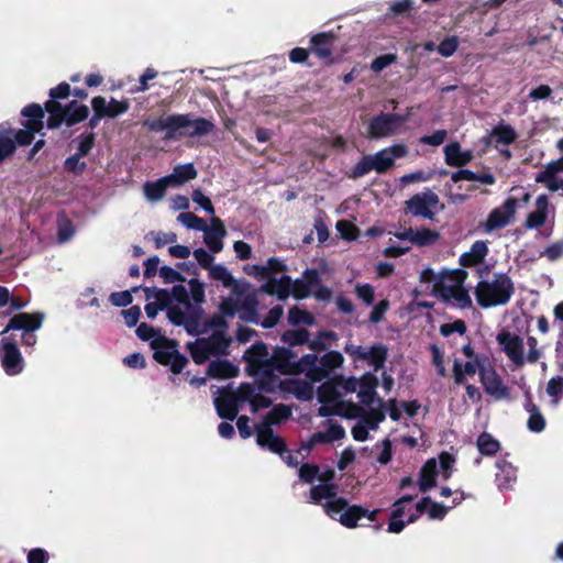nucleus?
I'll use <instances>...</instances> for the list:
<instances>
[{
  "instance_id": "nucleus-22",
  "label": "nucleus",
  "mask_w": 563,
  "mask_h": 563,
  "mask_svg": "<svg viewBox=\"0 0 563 563\" xmlns=\"http://www.w3.org/2000/svg\"><path fill=\"white\" fill-rule=\"evenodd\" d=\"M378 386V378L372 373H365L360 379V390L357 397L360 401L365 405H372L377 396L376 388Z\"/></svg>"
},
{
  "instance_id": "nucleus-28",
  "label": "nucleus",
  "mask_w": 563,
  "mask_h": 563,
  "mask_svg": "<svg viewBox=\"0 0 563 563\" xmlns=\"http://www.w3.org/2000/svg\"><path fill=\"white\" fill-rule=\"evenodd\" d=\"M95 102L102 108L103 112H106V118L115 119L119 115L125 113L130 109V101L128 99L117 100L111 98L109 103L102 96H97L92 98Z\"/></svg>"
},
{
  "instance_id": "nucleus-23",
  "label": "nucleus",
  "mask_w": 563,
  "mask_h": 563,
  "mask_svg": "<svg viewBox=\"0 0 563 563\" xmlns=\"http://www.w3.org/2000/svg\"><path fill=\"white\" fill-rule=\"evenodd\" d=\"M438 464L434 459H429L419 471L418 486L421 493L431 490L437 485Z\"/></svg>"
},
{
  "instance_id": "nucleus-53",
  "label": "nucleus",
  "mask_w": 563,
  "mask_h": 563,
  "mask_svg": "<svg viewBox=\"0 0 563 563\" xmlns=\"http://www.w3.org/2000/svg\"><path fill=\"white\" fill-rule=\"evenodd\" d=\"M81 156L73 154L64 161V169L76 176L82 175L87 169V164L80 161Z\"/></svg>"
},
{
  "instance_id": "nucleus-6",
  "label": "nucleus",
  "mask_w": 563,
  "mask_h": 563,
  "mask_svg": "<svg viewBox=\"0 0 563 563\" xmlns=\"http://www.w3.org/2000/svg\"><path fill=\"white\" fill-rule=\"evenodd\" d=\"M0 362L4 373L9 376H16L24 368V360L18 346L16 335L10 333L7 335L0 332Z\"/></svg>"
},
{
  "instance_id": "nucleus-26",
  "label": "nucleus",
  "mask_w": 563,
  "mask_h": 563,
  "mask_svg": "<svg viewBox=\"0 0 563 563\" xmlns=\"http://www.w3.org/2000/svg\"><path fill=\"white\" fill-rule=\"evenodd\" d=\"M445 163L453 167H463L473 159L471 151H462L457 142H452L444 147Z\"/></svg>"
},
{
  "instance_id": "nucleus-37",
  "label": "nucleus",
  "mask_w": 563,
  "mask_h": 563,
  "mask_svg": "<svg viewBox=\"0 0 563 563\" xmlns=\"http://www.w3.org/2000/svg\"><path fill=\"white\" fill-rule=\"evenodd\" d=\"M338 486L335 484L322 483L310 489V500L313 504H321L322 499L332 500L336 497Z\"/></svg>"
},
{
  "instance_id": "nucleus-15",
  "label": "nucleus",
  "mask_w": 563,
  "mask_h": 563,
  "mask_svg": "<svg viewBox=\"0 0 563 563\" xmlns=\"http://www.w3.org/2000/svg\"><path fill=\"white\" fill-rule=\"evenodd\" d=\"M256 443L273 453L283 456L287 452V445L285 440L275 434L273 429L267 426H256Z\"/></svg>"
},
{
  "instance_id": "nucleus-61",
  "label": "nucleus",
  "mask_w": 563,
  "mask_h": 563,
  "mask_svg": "<svg viewBox=\"0 0 563 563\" xmlns=\"http://www.w3.org/2000/svg\"><path fill=\"white\" fill-rule=\"evenodd\" d=\"M191 199L195 203L199 205L207 213L214 216V207L209 197H207L201 189H194Z\"/></svg>"
},
{
  "instance_id": "nucleus-4",
  "label": "nucleus",
  "mask_w": 563,
  "mask_h": 563,
  "mask_svg": "<svg viewBox=\"0 0 563 563\" xmlns=\"http://www.w3.org/2000/svg\"><path fill=\"white\" fill-rule=\"evenodd\" d=\"M154 350V360L165 366H169L173 374H180L188 363V358L177 350V341L165 335L155 338L150 343Z\"/></svg>"
},
{
  "instance_id": "nucleus-57",
  "label": "nucleus",
  "mask_w": 563,
  "mask_h": 563,
  "mask_svg": "<svg viewBox=\"0 0 563 563\" xmlns=\"http://www.w3.org/2000/svg\"><path fill=\"white\" fill-rule=\"evenodd\" d=\"M159 276L163 278L165 284L184 283L186 280L185 276L180 272L167 265L159 268Z\"/></svg>"
},
{
  "instance_id": "nucleus-62",
  "label": "nucleus",
  "mask_w": 563,
  "mask_h": 563,
  "mask_svg": "<svg viewBox=\"0 0 563 563\" xmlns=\"http://www.w3.org/2000/svg\"><path fill=\"white\" fill-rule=\"evenodd\" d=\"M135 333L140 340L150 342L155 338L163 335L159 329H155L145 322L139 324V327L135 330Z\"/></svg>"
},
{
  "instance_id": "nucleus-36",
  "label": "nucleus",
  "mask_w": 563,
  "mask_h": 563,
  "mask_svg": "<svg viewBox=\"0 0 563 563\" xmlns=\"http://www.w3.org/2000/svg\"><path fill=\"white\" fill-rule=\"evenodd\" d=\"M310 332L305 328L286 330L280 335V341L287 344V347L303 345L309 342Z\"/></svg>"
},
{
  "instance_id": "nucleus-34",
  "label": "nucleus",
  "mask_w": 563,
  "mask_h": 563,
  "mask_svg": "<svg viewBox=\"0 0 563 563\" xmlns=\"http://www.w3.org/2000/svg\"><path fill=\"white\" fill-rule=\"evenodd\" d=\"M559 172L560 169L556 167V165L551 162L547 165L544 170H541L537 174L536 181L545 184L551 191H556L561 189V180L555 177V174Z\"/></svg>"
},
{
  "instance_id": "nucleus-16",
  "label": "nucleus",
  "mask_w": 563,
  "mask_h": 563,
  "mask_svg": "<svg viewBox=\"0 0 563 563\" xmlns=\"http://www.w3.org/2000/svg\"><path fill=\"white\" fill-rule=\"evenodd\" d=\"M479 379L484 390L496 399H503L509 396V388L503 384L501 377L495 369L482 368Z\"/></svg>"
},
{
  "instance_id": "nucleus-18",
  "label": "nucleus",
  "mask_w": 563,
  "mask_h": 563,
  "mask_svg": "<svg viewBox=\"0 0 563 563\" xmlns=\"http://www.w3.org/2000/svg\"><path fill=\"white\" fill-rule=\"evenodd\" d=\"M205 232V243L212 253H219L223 249V238L227 235V230L222 220L218 217H212L211 225Z\"/></svg>"
},
{
  "instance_id": "nucleus-11",
  "label": "nucleus",
  "mask_w": 563,
  "mask_h": 563,
  "mask_svg": "<svg viewBox=\"0 0 563 563\" xmlns=\"http://www.w3.org/2000/svg\"><path fill=\"white\" fill-rule=\"evenodd\" d=\"M408 154V147L405 144H394L371 155L374 170L378 174H385L394 165L396 158L405 157Z\"/></svg>"
},
{
  "instance_id": "nucleus-17",
  "label": "nucleus",
  "mask_w": 563,
  "mask_h": 563,
  "mask_svg": "<svg viewBox=\"0 0 563 563\" xmlns=\"http://www.w3.org/2000/svg\"><path fill=\"white\" fill-rule=\"evenodd\" d=\"M71 95V89L69 84L63 81L58 84L56 87L51 88L48 91L49 99L46 100L45 109L51 117V124L57 123L59 120L56 119V112L62 111V103L59 100L67 99Z\"/></svg>"
},
{
  "instance_id": "nucleus-31",
  "label": "nucleus",
  "mask_w": 563,
  "mask_h": 563,
  "mask_svg": "<svg viewBox=\"0 0 563 563\" xmlns=\"http://www.w3.org/2000/svg\"><path fill=\"white\" fill-rule=\"evenodd\" d=\"M367 509L361 505H347L345 511L339 517V522L349 529H354L358 526V521L365 517Z\"/></svg>"
},
{
  "instance_id": "nucleus-44",
  "label": "nucleus",
  "mask_w": 563,
  "mask_h": 563,
  "mask_svg": "<svg viewBox=\"0 0 563 563\" xmlns=\"http://www.w3.org/2000/svg\"><path fill=\"white\" fill-rule=\"evenodd\" d=\"M273 367L263 368L257 376H260L257 386L258 389L265 393L275 391L276 384L278 382V376L274 373Z\"/></svg>"
},
{
  "instance_id": "nucleus-55",
  "label": "nucleus",
  "mask_w": 563,
  "mask_h": 563,
  "mask_svg": "<svg viewBox=\"0 0 563 563\" xmlns=\"http://www.w3.org/2000/svg\"><path fill=\"white\" fill-rule=\"evenodd\" d=\"M459 48V38L453 35L445 37L438 46V53L443 57H451Z\"/></svg>"
},
{
  "instance_id": "nucleus-33",
  "label": "nucleus",
  "mask_w": 563,
  "mask_h": 563,
  "mask_svg": "<svg viewBox=\"0 0 563 563\" xmlns=\"http://www.w3.org/2000/svg\"><path fill=\"white\" fill-rule=\"evenodd\" d=\"M172 185L167 176L162 177L155 181H146L143 186L145 197L150 201H158L166 195L167 187Z\"/></svg>"
},
{
  "instance_id": "nucleus-64",
  "label": "nucleus",
  "mask_w": 563,
  "mask_h": 563,
  "mask_svg": "<svg viewBox=\"0 0 563 563\" xmlns=\"http://www.w3.org/2000/svg\"><path fill=\"white\" fill-rule=\"evenodd\" d=\"M540 256H545L550 262H554L563 256V239L549 245Z\"/></svg>"
},
{
  "instance_id": "nucleus-10",
  "label": "nucleus",
  "mask_w": 563,
  "mask_h": 563,
  "mask_svg": "<svg viewBox=\"0 0 563 563\" xmlns=\"http://www.w3.org/2000/svg\"><path fill=\"white\" fill-rule=\"evenodd\" d=\"M297 353L286 346H275L269 357V367L282 375H299L300 368L296 364Z\"/></svg>"
},
{
  "instance_id": "nucleus-42",
  "label": "nucleus",
  "mask_w": 563,
  "mask_h": 563,
  "mask_svg": "<svg viewBox=\"0 0 563 563\" xmlns=\"http://www.w3.org/2000/svg\"><path fill=\"white\" fill-rule=\"evenodd\" d=\"M379 408H372L369 411L363 413L362 420L371 430H376L378 424L386 418L384 406L385 402L382 398H378Z\"/></svg>"
},
{
  "instance_id": "nucleus-35",
  "label": "nucleus",
  "mask_w": 563,
  "mask_h": 563,
  "mask_svg": "<svg viewBox=\"0 0 563 563\" xmlns=\"http://www.w3.org/2000/svg\"><path fill=\"white\" fill-rule=\"evenodd\" d=\"M197 177V170L191 163L177 165L167 178L170 184L181 185Z\"/></svg>"
},
{
  "instance_id": "nucleus-8",
  "label": "nucleus",
  "mask_w": 563,
  "mask_h": 563,
  "mask_svg": "<svg viewBox=\"0 0 563 563\" xmlns=\"http://www.w3.org/2000/svg\"><path fill=\"white\" fill-rule=\"evenodd\" d=\"M518 202L519 200L515 197H508L500 207L493 209L483 223L484 230L492 232L508 225L515 218Z\"/></svg>"
},
{
  "instance_id": "nucleus-47",
  "label": "nucleus",
  "mask_w": 563,
  "mask_h": 563,
  "mask_svg": "<svg viewBox=\"0 0 563 563\" xmlns=\"http://www.w3.org/2000/svg\"><path fill=\"white\" fill-rule=\"evenodd\" d=\"M288 323L291 325L307 324L311 325L314 322V317L307 310H302L298 307H292L288 310Z\"/></svg>"
},
{
  "instance_id": "nucleus-59",
  "label": "nucleus",
  "mask_w": 563,
  "mask_h": 563,
  "mask_svg": "<svg viewBox=\"0 0 563 563\" xmlns=\"http://www.w3.org/2000/svg\"><path fill=\"white\" fill-rule=\"evenodd\" d=\"M396 62H397L396 54H393V53L384 54V55L377 56L376 58L373 59V62L371 64V69L374 73H380L386 67L390 66L391 64H394Z\"/></svg>"
},
{
  "instance_id": "nucleus-20",
  "label": "nucleus",
  "mask_w": 563,
  "mask_h": 563,
  "mask_svg": "<svg viewBox=\"0 0 563 563\" xmlns=\"http://www.w3.org/2000/svg\"><path fill=\"white\" fill-rule=\"evenodd\" d=\"M525 409L529 413L527 427L530 431L539 433L545 428V419L540 412L539 407L533 402L530 390L525 391Z\"/></svg>"
},
{
  "instance_id": "nucleus-40",
  "label": "nucleus",
  "mask_w": 563,
  "mask_h": 563,
  "mask_svg": "<svg viewBox=\"0 0 563 563\" xmlns=\"http://www.w3.org/2000/svg\"><path fill=\"white\" fill-rule=\"evenodd\" d=\"M285 384H289L291 387L288 388L290 393H292L297 399L302 401H309L313 397V387L311 383L307 380L296 379L282 383V386Z\"/></svg>"
},
{
  "instance_id": "nucleus-54",
  "label": "nucleus",
  "mask_w": 563,
  "mask_h": 563,
  "mask_svg": "<svg viewBox=\"0 0 563 563\" xmlns=\"http://www.w3.org/2000/svg\"><path fill=\"white\" fill-rule=\"evenodd\" d=\"M96 143V134L91 131L86 134H81L78 137V146H77V156L85 157L87 156L90 151L93 148Z\"/></svg>"
},
{
  "instance_id": "nucleus-12",
  "label": "nucleus",
  "mask_w": 563,
  "mask_h": 563,
  "mask_svg": "<svg viewBox=\"0 0 563 563\" xmlns=\"http://www.w3.org/2000/svg\"><path fill=\"white\" fill-rule=\"evenodd\" d=\"M244 360L247 363V374L250 376H257L260 372L269 367V352L267 345L258 341L254 343L250 349H247L244 353Z\"/></svg>"
},
{
  "instance_id": "nucleus-60",
  "label": "nucleus",
  "mask_w": 563,
  "mask_h": 563,
  "mask_svg": "<svg viewBox=\"0 0 563 563\" xmlns=\"http://www.w3.org/2000/svg\"><path fill=\"white\" fill-rule=\"evenodd\" d=\"M188 285L194 302L198 306L205 302L206 295L203 284L197 278H191L188 280Z\"/></svg>"
},
{
  "instance_id": "nucleus-27",
  "label": "nucleus",
  "mask_w": 563,
  "mask_h": 563,
  "mask_svg": "<svg viewBox=\"0 0 563 563\" xmlns=\"http://www.w3.org/2000/svg\"><path fill=\"white\" fill-rule=\"evenodd\" d=\"M395 133V129L393 128L387 113L380 112L375 115L367 128V135L372 139H382Z\"/></svg>"
},
{
  "instance_id": "nucleus-58",
  "label": "nucleus",
  "mask_w": 563,
  "mask_h": 563,
  "mask_svg": "<svg viewBox=\"0 0 563 563\" xmlns=\"http://www.w3.org/2000/svg\"><path fill=\"white\" fill-rule=\"evenodd\" d=\"M467 330L466 323L462 319H457L452 323H443L440 327V333L442 336H450L452 333L456 332L460 335L465 334Z\"/></svg>"
},
{
  "instance_id": "nucleus-51",
  "label": "nucleus",
  "mask_w": 563,
  "mask_h": 563,
  "mask_svg": "<svg viewBox=\"0 0 563 563\" xmlns=\"http://www.w3.org/2000/svg\"><path fill=\"white\" fill-rule=\"evenodd\" d=\"M374 170V166L371 159V155H364L352 168L349 177L352 179H357L367 175L369 172Z\"/></svg>"
},
{
  "instance_id": "nucleus-45",
  "label": "nucleus",
  "mask_w": 563,
  "mask_h": 563,
  "mask_svg": "<svg viewBox=\"0 0 563 563\" xmlns=\"http://www.w3.org/2000/svg\"><path fill=\"white\" fill-rule=\"evenodd\" d=\"M208 271L209 276L214 280L221 282L225 288H230L235 285V279L225 266L216 264L212 265Z\"/></svg>"
},
{
  "instance_id": "nucleus-21",
  "label": "nucleus",
  "mask_w": 563,
  "mask_h": 563,
  "mask_svg": "<svg viewBox=\"0 0 563 563\" xmlns=\"http://www.w3.org/2000/svg\"><path fill=\"white\" fill-rule=\"evenodd\" d=\"M56 113V119L59 121L55 124H51V117H48L46 121V126L48 130L59 129L63 123H65L67 126H74L85 121L89 117V108L86 104H82L80 108L70 111L67 114L62 115V111Z\"/></svg>"
},
{
  "instance_id": "nucleus-14",
  "label": "nucleus",
  "mask_w": 563,
  "mask_h": 563,
  "mask_svg": "<svg viewBox=\"0 0 563 563\" xmlns=\"http://www.w3.org/2000/svg\"><path fill=\"white\" fill-rule=\"evenodd\" d=\"M214 407L221 419L233 421L239 413V402L235 393L230 388H223L220 396L214 399Z\"/></svg>"
},
{
  "instance_id": "nucleus-1",
  "label": "nucleus",
  "mask_w": 563,
  "mask_h": 563,
  "mask_svg": "<svg viewBox=\"0 0 563 563\" xmlns=\"http://www.w3.org/2000/svg\"><path fill=\"white\" fill-rule=\"evenodd\" d=\"M143 126L150 132H165L164 141L183 137H195L210 134L214 130V123L206 118L191 119V114L173 113L154 119H147Z\"/></svg>"
},
{
  "instance_id": "nucleus-63",
  "label": "nucleus",
  "mask_w": 563,
  "mask_h": 563,
  "mask_svg": "<svg viewBox=\"0 0 563 563\" xmlns=\"http://www.w3.org/2000/svg\"><path fill=\"white\" fill-rule=\"evenodd\" d=\"M548 214L540 211L530 212L525 221V228L527 230L539 229L547 222Z\"/></svg>"
},
{
  "instance_id": "nucleus-5",
  "label": "nucleus",
  "mask_w": 563,
  "mask_h": 563,
  "mask_svg": "<svg viewBox=\"0 0 563 563\" xmlns=\"http://www.w3.org/2000/svg\"><path fill=\"white\" fill-rule=\"evenodd\" d=\"M44 313L42 312H18L11 316L8 324L2 330L7 335L11 331H21V342L25 346H33L36 343L35 331L42 327Z\"/></svg>"
},
{
  "instance_id": "nucleus-3",
  "label": "nucleus",
  "mask_w": 563,
  "mask_h": 563,
  "mask_svg": "<svg viewBox=\"0 0 563 563\" xmlns=\"http://www.w3.org/2000/svg\"><path fill=\"white\" fill-rule=\"evenodd\" d=\"M474 294L478 306L484 309L505 306L515 294V285L507 274L497 273L492 282H478Z\"/></svg>"
},
{
  "instance_id": "nucleus-48",
  "label": "nucleus",
  "mask_w": 563,
  "mask_h": 563,
  "mask_svg": "<svg viewBox=\"0 0 563 563\" xmlns=\"http://www.w3.org/2000/svg\"><path fill=\"white\" fill-rule=\"evenodd\" d=\"M349 501L344 497H335L332 500H327L322 506L324 509V512L334 520H338L339 517L343 511H345V508L347 507Z\"/></svg>"
},
{
  "instance_id": "nucleus-7",
  "label": "nucleus",
  "mask_w": 563,
  "mask_h": 563,
  "mask_svg": "<svg viewBox=\"0 0 563 563\" xmlns=\"http://www.w3.org/2000/svg\"><path fill=\"white\" fill-rule=\"evenodd\" d=\"M439 202V196L431 189H426L423 192L413 195L405 205L407 211L413 217H422L432 220L435 216L432 209L435 208Z\"/></svg>"
},
{
  "instance_id": "nucleus-46",
  "label": "nucleus",
  "mask_w": 563,
  "mask_h": 563,
  "mask_svg": "<svg viewBox=\"0 0 563 563\" xmlns=\"http://www.w3.org/2000/svg\"><path fill=\"white\" fill-rule=\"evenodd\" d=\"M440 239V234L435 230H431L428 228H422L420 230H416V234L413 236V244L417 246H430L438 242Z\"/></svg>"
},
{
  "instance_id": "nucleus-41",
  "label": "nucleus",
  "mask_w": 563,
  "mask_h": 563,
  "mask_svg": "<svg viewBox=\"0 0 563 563\" xmlns=\"http://www.w3.org/2000/svg\"><path fill=\"white\" fill-rule=\"evenodd\" d=\"M189 353L194 360V362L198 365L203 364L211 354L205 338H200L192 343L187 345Z\"/></svg>"
},
{
  "instance_id": "nucleus-24",
  "label": "nucleus",
  "mask_w": 563,
  "mask_h": 563,
  "mask_svg": "<svg viewBox=\"0 0 563 563\" xmlns=\"http://www.w3.org/2000/svg\"><path fill=\"white\" fill-rule=\"evenodd\" d=\"M496 467V483L499 489H510L517 479V468L506 459H499Z\"/></svg>"
},
{
  "instance_id": "nucleus-2",
  "label": "nucleus",
  "mask_w": 563,
  "mask_h": 563,
  "mask_svg": "<svg viewBox=\"0 0 563 563\" xmlns=\"http://www.w3.org/2000/svg\"><path fill=\"white\" fill-rule=\"evenodd\" d=\"M45 112V103L41 106L40 103L32 102L21 109V129H13L8 121L0 123L2 137H5L13 144L12 155L15 154L18 146H30L34 142L36 134L44 135L42 131L44 129Z\"/></svg>"
},
{
  "instance_id": "nucleus-38",
  "label": "nucleus",
  "mask_w": 563,
  "mask_h": 563,
  "mask_svg": "<svg viewBox=\"0 0 563 563\" xmlns=\"http://www.w3.org/2000/svg\"><path fill=\"white\" fill-rule=\"evenodd\" d=\"M476 446L482 455L493 456L500 450V443L488 432H482L476 440Z\"/></svg>"
},
{
  "instance_id": "nucleus-9",
  "label": "nucleus",
  "mask_w": 563,
  "mask_h": 563,
  "mask_svg": "<svg viewBox=\"0 0 563 563\" xmlns=\"http://www.w3.org/2000/svg\"><path fill=\"white\" fill-rule=\"evenodd\" d=\"M496 340L501 346V350L516 366H523L526 362L523 353L525 346L523 340L519 335L506 330H501L497 334Z\"/></svg>"
},
{
  "instance_id": "nucleus-50",
  "label": "nucleus",
  "mask_w": 563,
  "mask_h": 563,
  "mask_svg": "<svg viewBox=\"0 0 563 563\" xmlns=\"http://www.w3.org/2000/svg\"><path fill=\"white\" fill-rule=\"evenodd\" d=\"M141 287H133L131 290L114 291L109 296V301L115 307H126L132 303V292H136Z\"/></svg>"
},
{
  "instance_id": "nucleus-52",
  "label": "nucleus",
  "mask_w": 563,
  "mask_h": 563,
  "mask_svg": "<svg viewBox=\"0 0 563 563\" xmlns=\"http://www.w3.org/2000/svg\"><path fill=\"white\" fill-rule=\"evenodd\" d=\"M343 355L339 351H330L320 358V364L325 371H332L342 366Z\"/></svg>"
},
{
  "instance_id": "nucleus-56",
  "label": "nucleus",
  "mask_w": 563,
  "mask_h": 563,
  "mask_svg": "<svg viewBox=\"0 0 563 563\" xmlns=\"http://www.w3.org/2000/svg\"><path fill=\"white\" fill-rule=\"evenodd\" d=\"M336 230L340 232L341 236L347 241H353L358 235L357 227L347 220L338 221Z\"/></svg>"
},
{
  "instance_id": "nucleus-43",
  "label": "nucleus",
  "mask_w": 563,
  "mask_h": 563,
  "mask_svg": "<svg viewBox=\"0 0 563 563\" xmlns=\"http://www.w3.org/2000/svg\"><path fill=\"white\" fill-rule=\"evenodd\" d=\"M444 282V275H439V279L433 284V292L439 296L444 303H450L461 285H446Z\"/></svg>"
},
{
  "instance_id": "nucleus-30",
  "label": "nucleus",
  "mask_w": 563,
  "mask_h": 563,
  "mask_svg": "<svg viewBox=\"0 0 563 563\" xmlns=\"http://www.w3.org/2000/svg\"><path fill=\"white\" fill-rule=\"evenodd\" d=\"M388 349L386 345L378 343L373 345L365 354L361 355V361H366L377 372L384 367L387 361Z\"/></svg>"
},
{
  "instance_id": "nucleus-25",
  "label": "nucleus",
  "mask_w": 563,
  "mask_h": 563,
  "mask_svg": "<svg viewBox=\"0 0 563 563\" xmlns=\"http://www.w3.org/2000/svg\"><path fill=\"white\" fill-rule=\"evenodd\" d=\"M239 368L229 360H217L209 363L207 375L216 379H229L238 376Z\"/></svg>"
},
{
  "instance_id": "nucleus-49",
  "label": "nucleus",
  "mask_w": 563,
  "mask_h": 563,
  "mask_svg": "<svg viewBox=\"0 0 563 563\" xmlns=\"http://www.w3.org/2000/svg\"><path fill=\"white\" fill-rule=\"evenodd\" d=\"M177 219L188 229H194L198 231L207 229V222L202 218H199L192 212H181Z\"/></svg>"
},
{
  "instance_id": "nucleus-32",
  "label": "nucleus",
  "mask_w": 563,
  "mask_h": 563,
  "mask_svg": "<svg viewBox=\"0 0 563 563\" xmlns=\"http://www.w3.org/2000/svg\"><path fill=\"white\" fill-rule=\"evenodd\" d=\"M209 350L212 355H227L228 349L231 345V338H229L223 331H213L209 338H205Z\"/></svg>"
},
{
  "instance_id": "nucleus-39",
  "label": "nucleus",
  "mask_w": 563,
  "mask_h": 563,
  "mask_svg": "<svg viewBox=\"0 0 563 563\" xmlns=\"http://www.w3.org/2000/svg\"><path fill=\"white\" fill-rule=\"evenodd\" d=\"M290 416L291 409L284 404H278L266 415L264 422L260 426H267L272 428V426H277L283 421L288 420Z\"/></svg>"
},
{
  "instance_id": "nucleus-19",
  "label": "nucleus",
  "mask_w": 563,
  "mask_h": 563,
  "mask_svg": "<svg viewBox=\"0 0 563 563\" xmlns=\"http://www.w3.org/2000/svg\"><path fill=\"white\" fill-rule=\"evenodd\" d=\"M489 250L487 242L478 240L475 241L468 252L461 254L459 262L463 267H474L485 261Z\"/></svg>"
},
{
  "instance_id": "nucleus-29",
  "label": "nucleus",
  "mask_w": 563,
  "mask_h": 563,
  "mask_svg": "<svg viewBox=\"0 0 563 563\" xmlns=\"http://www.w3.org/2000/svg\"><path fill=\"white\" fill-rule=\"evenodd\" d=\"M490 136H494V146L498 148L499 145L509 146L515 143L518 134L512 125L501 121L490 130Z\"/></svg>"
},
{
  "instance_id": "nucleus-13",
  "label": "nucleus",
  "mask_w": 563,
  "mask_h": 563,
  "mask_svg": "<svg viewBox=\"0 0 563 563\" xmlns=\"http://www.w3.org/2000/svg\"><path fill=\"white\" fill-rule=\"evenodd\" d=\"M338 37L333 32H320L311 36L310 51L320 59L332 64L333 47Z\"/></svg>"
}]
</instances>
